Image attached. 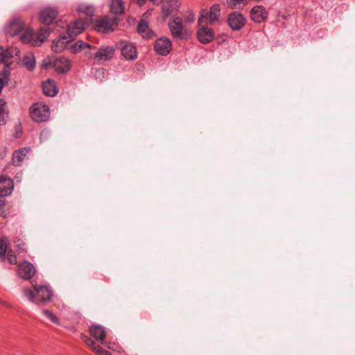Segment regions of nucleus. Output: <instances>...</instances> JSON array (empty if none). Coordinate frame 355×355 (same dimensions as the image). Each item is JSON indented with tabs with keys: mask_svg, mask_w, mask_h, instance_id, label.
Here are the masks:
<instances>
[{
	"mask_svg": "<svg viewBox=\"0 0 355 355\" xmlns=\"http://www.w3.org/2000/svg\"><path fill=\"white\" fill-rule=\"evenodd\" d=\"M220 15V7L218 4H214L209 9H202L198 18V24L200 28L198 30L197 37L202 44L210 43L215 37V33L212 28L207 26L208 24L214 25L219 21Z\"/></svg>",
	"mask_w": 355,
	"mask_h": 355,
	"instance_id": "1",
	"label": "nucleus"
},
{
	"mask_svg": "<svg viewBox=\"0 0 355 355\" xmlns=\"http://www.w3.org/2000/svg\"><path fill=\"white\" fill-rule=\"evenodd\" d=\"M30 116L37 123L45 122L50 116L49 107L42 102L35 103L30 108Z\"/></svg>",
	"mask_w": 355,
	"mask_h": 355,
	"instance_id": "2",
	"label": "nucleus"
},
{
	"mask_svg": "<svg viewBox=\"0 0 355 355\" xmlns=\"http://www.w3.org/2000/svg\"><path fill=\"white\" fill-rule=\"evenodd\" d=\"M168 28L175 39L187 40L189 35L187 29L183 25L182 19L176 17L170 19L168 21Z\"/></svg>",
	"mask_w": 355,
	"mask_h": 355,
	"instance_id": "3",
	"label": "nucleus"
},
{
	"mask_svg": "<svg viewBox=\"0 0 355 355\" xmlns=\"http://www.w3.org/2000/svg\"><path fill=\"white\" fill-rule=\"evenodd\" d=\"M87 24V22L78 19L67 25V33L69 37L73 40L75 37L83 31Z\"/></svg>",
	"mask_w": 355,
	"mask_h": 355,
	"instance_id": "4",
	"label": "nucleus"
},
{
	"mask_svg": "<svg viewBox=\"0 0 355 355\" xmlns=\"http://www.w3.org/2000/svg\"><path fill=\"white\" fill-rule=\"evenodd\" d=\"M155 51L161 55H168L172 49V43L170 39L162 37L158 38L154 45Z\"/></svg>",
	"mask_w": 355,
	"mask_h": 355,
	"instance_id": "5",
	"label": "nucleus"
},
{
	"mask_svg": "<svg viewBox=\"0 0 355 355\" xmlns=\"http://www.w3.org/2000/svg\"><path fill=\"white\" fill-rule=\"evenodd\" d=\"M35 290L36 291L35 293V303H46L51 300L52 298V291L47 286H38L35 287Z\"/></svg>",
	"mask_w": 355,
	"mask_h": 355,
	"instance_id": "6",
	"label": "nucleus"
},
{
	"mask_svg": "<svg viewBox=\"0 0 355 355\" xmlns=\"http://www.w3.org/2000/svg\"><path fill=\"white\" fill-rule=\"evenodd\" d=\"M121 53L122 56L128 60H134L137 58V51L136 47L128 42H121Z\"/></svg>",
	"mask_w": 355,
	"mask_h": 355,
	"instance_id": "7",
	"label": "nucleus"
},
{
	"mask_svg": "<svg viewBox=\"0 0 355 355\" xmlns=\"http://www.w3.org/2000/svg\"><path fill=\"white\" fill-rule=\"evenodd\" d=\"M58 11L55 8L47 7L44 8L40 14V20L42 23L51 24L57 17Z\"/></svg>",
	"mask_w": 355,
	"mask_h": 355,
	"instance_id": "8",
	"label": "nucleus"
},
{
	"mask_svg": "<svg viewBox=\"0 0 355 355\" xmlns=\"http://www.w3.org/2000/svg\"><path fill=\"white\" fill-rule=\"evenodd\" d=\"M18 274L24 279H30L35 274V267L31 263L24 261L18 266Z\"/></svg>",
	"mask_w": 355,
	"mask_h": 355,
	"instance_id": "9",
	"label": "nucleus"
},
{
	"mask_svg": "<svg viewBox=\"0 0 355 355\" xmlns=\"http://www.w3.org/2000/svg\"><path fill=\"white\" fill-rule=\"evenodd\" d=\"M24 28L23 21L19 19H12L5 28L7 35L15 36L21 33Z\"/></svg>",
	"mask_w": 355,
	"mask_h": 355,
	"instance_id": "10",
	"label": "nucleus"
},
{
	"mask_svg": "<svg viewBox=\"0 0 355 355\" xmlns=\"http://www.w3.org/2000/svg\"><path fill=\"white\" fill-rule=\"evenodd\" d=\"M251 19L257 23H261L268 19V12L262 6H254L250 11Z\"/></svg>",
	"mask_w": 355,
	"mask_h": 355,
	"instance_id": "11",
	"label": "nucleus"
},
{
	"mask_svg": "<svg viewBox=\"0 0 355 355\" xmlns=\"http://www.w3.org/2000/svg\"><path fill=\"white\" fill-rule=\"evenodd\" d=\"M227 21L229 26L232 30L238 31L244 26L245 24V19L241 14L233 12L230 15Z\"/></svg>",
	"mask_w": 355,
	"mask_h": 355,
	"instance_id": "12",
	"label": "nucleus"
},
{
	"mask_svg": "<svg viewBox=\"0 0 355 355\" xmlns=\"http://www.w3.org/2000/svg\"><path fill=\"white\" fill-rule=\"evenodd\" d=\"M114 26H116V19H102L95 25V30L98 32L110 33L114 31Z\"/></svg>",
	"mask_w": 355,
	"mask_h": 355,
	"instance_id": "13",
	"label": "nucleus"
},
{
	"mask_svg": "<svg viewBox=\"0 0 355 355\" xmlns=\"http://www.w3.org/2000/svg\"><path fill=\"white\" fill-rule=\"evenodd\" d=\"M137 30L143 38L149 40L155 36V33L149 27L148 21L145 19H140Z\"/></svg>",
	"mask_w": 355,
	"mask_h": 355,
	"instance_id": "14",
	"label": "nucleus"
},
{
	"mask_svg": "<svg viewBox=\"0 0 355 355\" xmlns=\"http://www.w3.org/2000/svg\"><path fill=\"white\" fill-rule=\"evenodd\" d=\"M13 189L12 180L5 175L0 176V196L6 197L9 196Z\"/></svg>",
	"mask_w": 355,
	"mask_h": 355,
	"instance_id": "15",
	"label": "nucleus"
},
{
	"mask_svg": "<svg viewBox=\"0 0 355 355\" xmlns=\"http://www.w3.org/2000/svg\"><path fill=\"white\" fill-rule=\"evenodd\" d=\"M53 67L58 73H65L71 68L69 60L65 57L55 58L52 62Z\"/></svg>",
	"mask_w": 355,
	"mask_h": 355,
	"instance_id": "16",
	"label": "nucleus"
},
{
	"mask_svg": "<svg viewBox=\"0 0 355 355\" xmlns=\"http://www.w3.org/2000/svg\"><path fill=\"white\" fill-rule=\"evenodd\" d=\"M115 49L112 46H101L95 55V59L98 61L109 60L112 58Z\"/></svg>",
	"mask_w": 355,
	"mask_h": 355,
	"instance_id": "17",
	"label": "nucleus"
},
{
	"mask_svg": "<svg viewBox=\"0 0 355 355\" xmlns=\"http://www.w3.org/2000/svg\"><path fill=\"white\" fill-rule=\"evenodd\" d=\"M179 2L178 0H168L162 3V12L164 17H168L173 14L179 8Z\"/></svg>",
	"mask_w": 355,
	"mask_h": 355,
	"instance_id": "18",
	"label": "nucleus"
},
{
	"mask_svg": "<svg viewBox=\"0 0 355 355\" xmlns=\"http://www.w3.org/2000/svg\"><path fill=\"white\" fill-rule=\"evenodd\" d=\"M43 92L48 96H54L58 92V89L55 80L49 79L42 84Z\"/></svg>",
	"mask_w": 355,
	"mask_h": 355,
	"instance_id": "19",
	"label": "nucleus"
},
{
	"mask_svg": "<svg viewBox=\"0 0 355 355\" xmlns=\"http://www.w3.org/2000/svg\"><path fill=\"white\" fill-rule=\"evenodd\" d=\"M73 40H71L69 37H67L66 36L61 37L58 38V40H55L53 42L51 49L54 52H61L64 49L67 48L68 44L72 41Z\"/></svg>",
	"mask_w": 355,
	"mask_h": 355,
	"instance_id": "20",
	"label": "nucleus"
},
{
	"mask_svg": "<svg viewBox=\"0 0 355 355\" xmlns=\"http://www.w3.org/2000/svg\"><path fill=\"white\" fill-rule=\"evenodd\" d=\"M50 35V28L47 26H44L38 31V32L35 34V39L33 41V45L38 46L42 43L44 42V40L49 36Z\"/></svg>",
	"mask_w": 355,
	"mask_h": 355,
	"instance_id": "21",
	"label": "nucleus"
},
{
	"mask_svg": "<svg viewBox=\"0 0 355 355\" xmlns=\"http://www.w3.org/2000/svg\"><path fill=\"white\" fill-rule=\"evenodd\" d=\"M90 334L97 340L102 343L105 338V331L103 327L101 325H92L89 328Z\"/></svg>",
	"mask_w": 355,
	"mask_h": 355,
	"instance_id": "22",
	"label": "nucleus"
},
{
	"mask_svg": "<svg viewBox=\"0 0 355 355\" xmlns=\"http://www.w3.org/2000/svg\"><path fill=\"white\" fill-rule=\"evenodd\" d=\"M110 12L119 15L124 12V4L122 0H112L110 4Z\"/></svg>",
	"mask_w": 355,
	"mask_h": 355,
	"instance_id": "23",
	"label": "nucleus"
},
{
	"mask_svg": "<svg viewBox=\"0 0 355 355\" xmlns=\"http://www.w3.org/2000/svg\"><path fill=\"white\" fill-rule=\"evenodd\" d=\"M28 150L26 148H21L15 150L12 154V163L15 166H20L22 161L26 156Z\"/></svg>",
	"mask_w": 355,
	"mask_h": 355,
	"instance_id": "24",
	"label": "nucleus"
},
{
	"mask_svg": "<svg viewBox=\"0 0 355 355\" xmlns=\"http://www.w3.org/2000/svg\"><path fill=\"white\" fill-rule=\"evenodd\" d=\"M14 51L15 49L12 47L5 50L0 46V62H3L6 64L9 63L10 60L12 58Z\"/></svg>",
	"mask_w": 355,
	"mask_h": 355,
	"instance_id": "25",
	"label": "nucleus"
},
{
	"mask_svg": "<svg viewBox=\"0 0 355 355\" xmlns=\"http://www.w3.org/2000/svg\"><path fill=\"white\" fill-rule=\"evenodd\" d=\"M7 103L5 100L0 98V125H4L8 118Z\"/></svg>",
	"mask_w": 355,
	"mask_h": 355,
	"instance_id": "26",
	"label": "nucleus"
},
{
	"mask_svg": "<svg viewBox=\"0 0 355 355\" xmlns=\"http://www.w3.org/2000/svg\"><path fill=\"white\" fill-rule=\"evenodd\" d=\"M22 63L29 71H33L35 67V56L32 53H28L24 56Z\"/></svg>",
	"mask_w": 355,
	"mask_h": 355,
	"instance_id": "27",
	"label": "nucleus"
},
{
	"mask_svg": "<svg viewBox=\"0 0 355 355\" xmlns=\"http://www.w3.org/2000/svg\"><path fill=\"white\" fill-rule=\"evenodd\" d=\"M72 49L73 52L77 53L83 49H85V48H87L89 49H94V46H92L88 43H85L83 40H78L75 43L73 44V45L71 47Z\"/></svg>",
	"mask_w": 355,
	"mask_h": 355,
	"instance_id": "28",
	"label": "nucleus"
},
{
	"mask_svg": "<svg viewBox=\"0 0 355 355\" xmlns=\"http://www.w3.org/2000/svg\"><path fill=\"white\" fill-rule=\"evenodd\" d=\"M10 242L8 238L2 237L0 239V259L4 260Z\"/></svg>",
	"mask_w": 355,
	"mask_h": 355,
	"instance_id": "29",
	"label": "nucleus"
},
{
	"mask_svg": "<svg viewBox=\"0 0 355 355\" xmlns=\"http://www.w3.org/2000/svg\"><path fill=\"white\" fill-rule=\"evenodd\" d=\"M20 40L23 43H31L33 44V40L35 39V33L32 30H26L20 36Z\"/></svg>",
	"mask_w": 355,
	"mask_h": 355,
	"instance_id": "30",
	"label": "nucleus"
},
{
	"mask_svg": "<svg viewBox=\"0 0 355 355\" xmlns=\"http://www.w3.org/2000/svg\"><path fill=\"white\" fill-rule=\"evenodd\" d=\"M78 11L79 13L85 14L88 17H92L94 14L95 9L92 6L80 5L78 7Z\"/></svg>",
	"mask_w": 355,
	"mask_h": 355,
	"instance_id": "31",
	"label": "nucleus"
},
{
	"mask_svg": "<svg viewBox=\"0 0 355 355\" xmlns=\"http://www.w3.org/2000/svg\"><path fill=\"white\" fill-rule=\"evenodd\" d=\"M42 313L46 316V318L47 319H49L51 322H52L53 323H54L57 325L60 324L58 318L53 313L50 311L49 310L43 309Z\"/></svg>",
	"mask_w": 355,
	"mask_h": 355,
	"instance_id": "32",
	"label": "nucleus"
},
{
	"mask_svg": "<svg viewBox=\"0 0 355 355\" xmlns=\"http://www.w3.org/2000/svg\"><path fill=\"white\" fill-rule=\"evenodd\" d=\"M15 247L19 252H24L26 250V243L21 239H15L14 241Z\"/></svg>",
	"mask_w": 355,
	"mask_h": 355,
	"instance_id": "33",
	"label": "nucleus"
},
{
	"mask_svg": "<svg viewBox=\"0 0 355 355\" xmlns=\"http://www.w3.org/2000/svg\"><path fill=\"white\" fill-rule=\"evenodd\" d=\"M24 295L30 301L32 302L35 303V294L33 293V291L29 288H24L23 291Z\"/></svg>",
	"mask_w": 355,
	"mask_h": 355,
	"instance_id": "34",
	"label": "nucleus"
},
{
	"mask_svg": "<svg viewBox=\"0 0 355 355\" xmlns=\"http://www.w3.org/2000/svg\"><path fill=\"white\" fill-rule=\"evenodd\" d=\"M6 259L12 265L17 263V257L12 250L8 251Z\"/></svg>",
	"mask_w": 355,
	"mask_h": 355,
	"instance_id": "35",
	"label": "nucleus"
},
{
	"mask_svg": "<svg viewBox=\"0 0 355 355\" xmlns=\"http://www.w3.org/2000/svg\"><path fill=\"white\" fill-rule=\"evenodd\" d=\"M94 352L98 355H112L110 352L103 349L101 346L95 347L94 348Z\"/></svg>",
	"mask_w": 355,
	"mask_h": 355,
	"instance_id": "36",
	"label": "nucleus"
},
{
	"mask_svg": "<svg viewBox=\"0 0 355 355\" xmlns=\"http://www.w3.org/2000/svg\"><path fill=\"white\" fill-rule=\"evenodd\" d=\"M84 342L85 343V344L90 347L92 350L94 352V348L95 347H98L99 345H96V343L94 342V340H92V338H89V337H85L84 338Z\"/></svg>",
	"mask_w": 355,
	"mask_h": 355,
	"instance_id": "37",
	"label": "nucleus"
},
{
	"mask_svg": "<svg viewBox=\"0 0 355 355\" xmlns=\"http://www.w3.org/2000/svg\"><path fill=\"white\" fill-rule=\"evenodd\" d=\"M3 209H4V203L1 200H0V215L3 214V213H4Z\"/></svg>",
	"mask_w": 355,
	"mask_h": 355,
	"instance_id": "38",
	"label": "nucleus"
},
{
	"mask_svg": "<svg viewBox=\"0 0 355 355\" xmlns=\"http://www.w3.org/2000/svg\"><path fill=\"white\" fill-rule=\"evenodd\" d=\"M10 71L6 67L2 73V75L4 76V78H7L9 76Z\"/></svg>",
	"mask_w": 355,
	"mask_h": 355,
	"instance_id": "39",
	"label": "nucleus"
},
{
	"mask_svg": "<svg viewBox=\"0 0 355 355\" xmlns=\"http://www.w3.org/2000/svg\"><path fill=\"white\" fill-rule=\"evenodd\" d=\"M3 86H4L3 78H0V94L1 93Z\"/></svg>",
	"mask_w": 355,
	"mask_h": 355,
	"instance_id": "40",
	"label": "nucleus"
}]
</instances>
